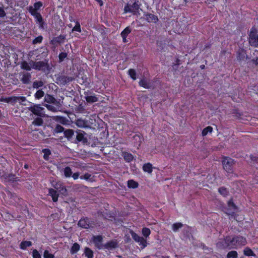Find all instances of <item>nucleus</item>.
Segmentation results:
<instances>
[{
    "instance_id": "1",
    "label": "nucleus",
    "mask_w": 258,
    "mask_h": 258,
    "mask_svg": "<svg viewBox=\"0 0 258 258\" xmlns=\"http://www.w3.org/2000/svg\"><path fill=\"white\" fill-rule=\"evenodd\" d=\"M226 247L230 249H237L247 243L246 238L241 235L226 236L224 238Z\"/></svg>"
},
{
    "instance_id": "2",
    "label": "nucleus",
    "mask_w": 258,
    "mask_h": 258,
    "mask_svg": "<svg viewBox=\"0 0 258 258\" xmlns=\"http://www.w3.org/2000/svg\"><path fill=\"white\" fill-rule=\"evenodd\" d=\"M30 65L31 66L32 69L41 71L43 72H46L49 70V66L48 63L45 61H34L30 60Z\"/></svg>"
},
{
    "instance_id": "3",
    "label": "nucleus",
    "mask_w": 258,
    "mask_h": 258,
    "mask_svg": "<svg viewBox=\"0 0 258 258\" xmlns=\"http://www.w3.org/2000/svg\"><path fill=\"white\" fill-rule=\"evenodd\" d=\"M257 29L255 26L252 27L248 34V41L250 46L257 47L258 46Z\"/></svg>"
},
{
    "instance_id": "4",
    "label": "nucleus",
    "mask_w": 258,
    "mask_h": 258,
    "mask_svg": "<svg viewBox=\"0 0 258 258\" xmlns=\"http://www.w3.org/2000/svg\"><path fill=\"white\" fill-rule=\"evenodd\" d=\"M28 110L33 114L37 116L43 117L44 115V108L41 106L40 104H33L28 107Z\"/></svg>"
},
{
    "instance_id": "5",
    "label": "nucleus",
    "mask_w": 258,
    "mask_h": 258,
    "mask_svg": "<svg viewBox=\"0 0 258 258\" xmlns=\"http://www.w3.org/2000/svg\"><path fill=\"white\" fill-rule=\"evenodd\" d=\"M140 6L136 2L134 3L133 5L127 4L124 6V13H132L134 15H137Z\"/></svg>"
},
{
    "instance_id": "6",
    "label": "nucleus",
    "mask_w": 258,
    "mask_h": 258,
    "mask_svg": "<svg viewBox=\"0 0 258 258\" xmlns=\"http://www.w3.org/2000/svg\"><path fill=\"white\" fill-rule=\"evenodd\" d=\"M234 160L229 157H224L222 160L223 169L228 173L232 171Z\"/></svg>"
},
{
    "instance_id": "7",
    "label": "nucleus",
    "mask_w": 258,
    "mask_h": 258,
    "mask_svg": "<svg viewBox=\"0 0 258 258\" xmlns=\"http://www.w3.org/2000/svg\"><path fill=\"white\" fill-rule=\"evenodd\" d=\"M30 14L34 18L35 22L39 24V28L43 29L45 23L43 19L41 13L39 12H29Z\"/></svg>"
},
{
    "instance_id": "8",
    "label": "nucleus",
    "mask_w": 258,
    "mask_h": 258,
    "mask_svg": "<svg viewBox=\"0 0 258 258\" xmlns=\"http://www.w3.org/2000/svg\"><path fill=\"white\" fill-rule=\"evenodd\" d=\"M74 80V78L73 77L65 75H59L56 78V80L62 85H67Z\"/></svg>"
},
{
    "instance_id": "9",
    "label": "nucleus",
    "mask_w": 258,
    "mask_h": 258,
    "mask_svg": "<svg viewBox=\"0 0 258 258\" xmlns=\"http://www.w3.org/2000/svg\"><path fill=\"white\" fill-rule=\"evenodd\" d=\"M92 240L95 247L99 249L102 248L103 236L101 235L93 236Z\"/></svg>"
},
{
    "instance_id": "10",
    "label": "nucleus",
    "mask_w": 258,
    "mask_h": 258,
    "mask_svg": "<svg viewBox=\"0 0 258 258\" xmlns=\"http://www.w3.org/2000/svg\"><path fill=\"white\" fill-rule=\"evenodd\" d=\"M90 220L87 217H83L79 221L78 225L79 227L84 229L90 228Z\"/></svg>"
},
{
    "instance_id": "11",
    "label": "nucleus",
    "mask_w": 258,
    "mask_h": 258,
    "mask_svg": "<svg viewBox=\"0 0 258 258\" xmlns=\"http://www.w3.org/2000/svg\"><path fill=\"white\" fill-rule=\"evenodd\" d=\"M144 17L148 23H156L159 21L157 16L149 13L144 14Z\"/></svg>"
},
{
    "instance_id": "12",
    "label": "nucleus",
    "mask_w": 258,
    "mask_h": 258,
    "mask_svg": "<svg viewBox=\"0 0 258 258\" xmlns=\"http://www.w3.org/2000/svg\"><path fill=\"white\" fill-rule=\"evenodd\" d=\"M131 32L132 29L129 26L126 27L121 31L120 36L122 37V39H123V42L124 43H127L128 42V40L127 38L128 34H131Z\"/></svg>"
},
{
    "instance_id": "13",
    "label": "nucleus",
    "mask_w": 258,
    "mask_h": 258,
    "mask_svg": "<svg viewBox=\"0 0 258 258\" xmlns=\"http://www.w3.org/2000/svg\"><path fill=\"white\" fill-rule=\"evenodd\" d=\"M31 80V75L29 72H24L22 74L20 79L21 81L23 84L28 85L30 84Z\"/></svg>"
},
{
    "instance_id": "14",
    "label": "nucleus",
    "mask_w": 258,
    "mask_h": 258,
    "mask_svg": "<svg viewBox=\"0 0 258 258\" xmlns=\"http://www.w3.org/2000/svg\"><path fill=\"white\" fill-rule=\"evenodd\" d=\"M65 40V36L62 34H60L58 36L53 37L50 41V43L53 45H56L57 44L63 43Z\"/></svg>"
},
{
    "instance_id": "15",
    "label": "nucleus",
    "mask_w": 258,
    "mask_h": 258,
    "mask_svg": "<svg viewBox=\"0 0 258 258\" xmlns=\"http://www.w3.org/2000/svg\"><path fill=\"white\" fill-rule=\"evenodd\" d=\"M85 133L83 131L79 130L77 132L76 140L78 142H83L85 143L87 142V139L84 137Z\"/></svg>"
},
{
    "instance_id": "16",
    "label": "nucleus",
    "mask_w": 258,
    "mask_h": 258,
    "mask_svg": "<svg viewBox=\"0 0 258 258\" xmlns=\"http://www.w3.org/2000/svg\"><path fill=\"white\" fill-rule=\"evenodd\" d=\"M92 93H89L85 96V99L87 103H92L99 101L98 98L95 95H91Z\"/></svg>"
},
{
    "instance_id": "17",
    "label": "nucleus",
    "mask_w": 258,
    "mask_h": 258,
    "mask_svg": "<svg viewBox=\"0 0 258 258\" xmlns=\"http://www.w3.org/2000/svg\"><path fill=\"white\" fill-rule=\"evenodd\" d=\"M43 7V3L41 2H37L35 3L33 6H29V12H38Z\"/></svg>"
},
{
    "instance_id": "18",
    "label": "nucleus",
    "mask_w": 258,
    "mask_h": 258,
    "mask_svg": "<svg viewBox=\"0 0 258 258\" xmlns=\"http://www.w3.org/2000/svg\"><path fill=\"white\" fill-rule=\"evenodd\" d=\"M139 85L140 87L146 89H149L152 87L150 83L146 78L141 79L139 82Z\"/></svg>"
},
{
    "instance_id": "19",
    "label": "nucleus",
    "mask_w": 258,
    "mask_h": 258,
    "mask_svg": "<svg viewBox=\"0 0 258 258\" xmlns=\"http://www.w3.org/2000/svg\"><path fill=\"white\" fill-rule=\"evenodd\" d=\"M48 195L51 197L53 202L55 203L57 201L59 195L56 190L52 188H49Z\"/></svg>"
},
{
    "instance_id": "20",
    "label": "nucleus",
    "mask_w": 258,
    "mask_h": 258,
    "mask_svg": "<svg viewBox=\"0 0 258 258\" xmlns=\"http://www.w3.org/2000/svg\"><path fill=\"white\" fill-rule=\"evenodd\" d=\"M122 156H123V158H124V160L126 162H131L134 159L133 155L126 151L122 152Z\"/></svg>"
},
{
    "instance_id": "21",
    "label": "nucleus",
    "mask_w": 258,
    "mask_h": 258,
    "mask_svg": "<svg viewBox=\"0 0 258 258\" xmlns=\"http://www.w3.org/2000/svg\"><path fill=\"white\" fill-rule=\"evenodd\" d=\"M142 137L138 134L135 135L133 137V142L134 146L139 148L142 143Z\"/></svg>"
},
{
    "instance_id": "22",
    "label": "nucleus",
    "mask_w": 258,
    "mask_h": 258,
    "mask_svg": "<svg viewBox=\"0 0 258 258\" xmlns=\"http://www.w3.org/2000/svg\"><path fill=\"white\" fill-rule=\"evenodd\" d=\"M104 247L105 249H114L117 247V242L115 240H110L106 242Z\"/></svg>"
},
{
    "instance_id": "23",
    "label": "nucleus",
    "mask_w": 258,
    "mask_h": 258,
    "mask_svg": "<svg viewBox=\"0 0 258 258\" xmlns=\"http://www.w3.org/2000/svg\"><path fill=\"white\" fill-rule=\"evenodd\" d=\"M246 53L244 49H239L236 52V58L239 61L244 60L245 57Z\"/></svg>"
},
{
    "instance_id": "24",
    "label": "nucleus",
    "mask_w": 258,
    "mask_h": 258,
    "mask_svg": "<svg viewBox=\"0 0 258 258\" xmlns=\"http://www.w3.org/2000/svg\"><path fill=\"white\" fill-rule=\"evenodd\" d=\"M143 170L148 173H152L153 172V165L150 163H147L143 165Z\"/></svg>"
},
{
    "instance_id": "25",
    "label": "nucleus",
    "mask_w": 258,
    "mask_h": 258,
    "mask_svg": "<svg viewBox=\"0 0 258 258\" xmlns=\"http://www.w3.org/2000/svg\"><path fill=\"white\" fill-rule=\"evenodd\" d=\"M54 187L62 194H65L67 192L66 187L61 183L55 184V185H54Z\"/></svg>"
},
{
    "instance_id": "26",
    "label": "nucleus",
    "mask_w": 258,
    "mask_h": 258,
    "mask_svg": "<svg viewBox=\"0 0 258 258\" xmlns=\"http://www.w3.org/2000/svg\"><path fill=\"white\" fill-rule=\"evenodd\" d=\"M21 69L26 71H29L32 68L31 66L30 65V61L29 62L26 61H22L20 63Z\"/></svg>"
},
{
    "instance_id": "27",
    "label": "nucleus",
    "mask_w": 258,
    "mask_h": 258,
    "mask_svg": "<svg viewBox=\"0 0 258 258\" xmlns=\"http://www.w3.org/2000/svg\"><path fill=\"white\" fill-rule=\"evenodd\" d=\"M76 124L80 127H88V122L86 120L83 119H78L76 120Z\"/></svg>"
},
{
    "instance_id": "28",
    "label": "nucleus",
    "mask_w": 258,
    "mask_h": 258,
    "mask_svg": "<svg viewBox=\"0 0 258 258\" xmlns=\"http://www.w3.org/2000/svg\"><path fill=\"white\" fill-rule=\"evenodd\" d=\"M32 242L28 240H23L20 245V247L22 250H26L28 247L32 245Z\"/></svg>"
},
{
    "instance_id": "29",
    "label": "nucleus",
    "mask_w": 258,
    "mask_h": 258,
    "mask_svg": "<svg viewBox=\"0 0 258 258\" xmlns=\"http://www.w3.org/2000/svg\"><path fill=\"white\" fill-rule=\"evenodd\" d=\"M74 134V131L72 129H67L63 131V136H64L65 138H67L68 140L71 139Z\"/></svg>"
},
{
    "instance_id": "30",
    "label": "nucleus",
    "mask_w": 258,
    "mask_h": 258,
    "mask_svg": "<svg viewBox=\"0 0 258 258\" xmlns=\"http://www.w3.org/2000/svg\"><path fill=\"white\" fill-rule=\"evenodd\" d=\"M84 254L86 257L93 258V252L88 247H85L84 248Z\"/></svg>"
},
{
    "instance_id": "31",
    "label": "nucleus",
    "mask_w": 258,
    "mask_h": 258,
    "mask_svg": "<svg viewBox=\"0 0 258 258\" xmlns=\"http://www.w3.org/2000/svg\"><path fill=\"white\" fill-rule=\"evenodd\" d=\"M127 186L130 188H136L139 186V183L134 179H130L127 181Z\"/></svg>"
},
{
    "instance_id": "32",
    "label": "nucleus",
    "mask_w": 258,
    "mask_h": 258,
    "mask_svg": "<svg viewBox=\"0 0 258 258\" xmlns=\"http://www.w3.org/2000/svg\"><path fill=\"white\" fill-rule=\"evenodd\" d=\"M44 122V121L43 119L41 118V117H37L36 118H35L32 122V124L34 125L35 126H41Z\"/></svg>"
},
{
    "instance_id": "33",
    "label": "nucleus",
    "mask_w": 258,
    "mask_h": 258,
    "mask_svg": "<svg viewBox=\"0 0 258 258\" xmlns=\"http://www.w3.org/2000/svg\"><path fill=\"white\" fill-rule=\"evenodd\" d=\"M244 255L246 256H255V254L251 248L246 247L243 250Z\"/></svg>"
},
{
    "instance_id": "34",
    "label": "nucleus",
    "mask_w": 258,
    "mask_h": 258,
    "mask_svg": "<svg viewBox=\"0 0 258 258\" xmlns=\"http://www.w3.org/2000/svg\"><path fill=\"white\" fill-rule=\"evenodd\" d=\"M80 246L79 244H78L77 242H75L73 244V245L71 248V253L72 254H74L76 253L80 250Z\"/></svg>"
},
{
    "instance_id": "35",
    "label": "nucleus",
    "mask_w": 258,
    "mask_h": 258,
    "mask_svg": "<svg viewBox=\"0 0 258 258\" xmlns=\"http://www.w3.org/2000/svg\"><path fill=\"white\" fill-rule=\"evenodd\" d=\"M183 226L182 223L180 222H176L172 224V229L173 232H177L179 229H180L181 227Z\"/></svg>"
},
{
    "instance_id": "36",
    "label": "nucleus",
    "mask_w": 258,
    "mask_h": 258,
    "mask_svg": "<svg viewBox=\"0 0 258 258\" xmlns=\"http://www.w3.org/2000/svg\"><path fill=\"white\" fill-rule=\"evenodd\" d=\"M213 131V128L211 126H207L205 127L202 132V135L203 136H206L208 133H211Z\"/></svg>"
},
{
    "instance_id": "37",
    "label": "nucleus",
    "mask_w": 258,
    "mask_h": 258,
    "mask_svg": "<svg viewBox=\"0 0 258 258\" xmlns=\"http://www.w3.org/2000/svg\"><path fill=\"white\" fill-rule=\"evenodd\" d=\"M55 120L57 122L60 123L62 124H67L68 120L65 117L62 116H56Z\"/></svg>"
},
{
    "instance_id": "38",
    "label": "nucleus",
    "mask_w": 258,
    "mask_h": 258,
    "mask_svg": "<svg viewBox=\"0 0 258 258\" xmlns=\"http://www.w3.org/2000/svg\"><path fill=\"white\" fill-rule=\"evenodd\" d=\"M218 191L222 196L224 197H227L229 194V191H228L227 189L224 186L219 187L218 189Z\"/></svg>"
},
{
    "instance_id": "39",
    "label": "nucleus",
    "mask_w": 258,
    "mask_h": 258,
    "mask_svg": "<svg viewBox=\"0 0 258 258\" xmlns=\"http://www.w3.org/2000/svg\"><path fill=\"white\" fill-rule=\"evenodd\" d=\"M18 177L14 174L9 173L8 174V176H7V179H6V181L8 182H14L18 181Z\"/></svg>"
},
{
    "instance_id": "40",
    "label": "nucleus",
    "mask_w": 258,
    "mask_h": 258,
    "mask_svg": "<svg viewBox=\"0 0 258 258\" xmlns=\"http://www.w3.org/2000/svg\"><path fill=\"white\" fill-rule=\"evenodd\" d=\"M128 75L133 80L137 79V73L135 69H130L128 71Z\"/></svg>"
},
{
    "instance_id": "41",
    "label": "nucleus",
    "mask_w": 258,
    "mask_h": 258,
    "mask_svg": "<svg viewBox=\"0 0 258 258\" xmlns=\"http://www.w3.org/2000/svg\"><path fill=\"white\" fill-rule=\"evenodd\" d=\"M42 152L44 153L43 158L45 160H48L49 155L51 154V151L48 148L42 149Z\"/></svg>"
},
{
    "instance_id": "42",
    "label": "nucleus",
    "mask_w": 258,
    "mask_h": 258,
    "mask_svg": "<svg viewBox=\"0 0 258 258\" xmlns=\"http://www.w3.org/2000/svg\"><path fill=\"white\" fill-rule=\"evenodd\" d=\"M44 85V83L41 81H35L33 82L32 84V87L34 89H39V88H41L43 87Z\"/></svg>"
},
{
    "instance_id": "43",
    "label": "nucleus",
    "mask_w": 258,
    "mask_h": 258,
    "mask_svg": "<svg viewBox=\"0 0 258 258\" xmlns=\"http://www.w3.org/2000/svg\"><path fill=\"white\" fill-rule=\"evenodd\" d=\"M63 173H64V176L67 178H69L72 175V170L70 167H66L64 170H63Z\"/></svg>"
},
{
    "instance_id": "44",
    "label": "nucleus",
    "mask_w": 258,
    "mask_h": 258,
    "mask_svg": "<svg viewBox=\"0 0 258 258\" xmlns=\"http://www.w3.org/2000/svg\"><path fill=\"white\" fill-rule=\"evenodd\" d=\"M64 131V127L59 124H57L53 129L54 133H60Z\"/></svg>"
},
{
    "instance_id": "45",
    "label": "nucleus",
    "mask_w": 258,
    "mask_h": 258,
    "mask_svg": "<svg viewBox=\"0 0 258 258\" xmlns=\"http://www.w3.org/2000/svg\"><path fill=\"white\" fill-rule=\"evenodd\" d=\"M14 96L8 97H4L2 96L0 97V102H4L6 103H10V102H14Z\"/></svg>"
},
{
    "instance_id": "46",
    "label": "nucleus",
    "mask_w": 258,
    "mask_h": 258,
    "mask_svg": "<svg viewBox=\"0 0 258 258\" xmlns=\"http://www.w3.org/2000/svg\"><path fill=\"white\" fill-rule=\"evenodd\" d=\"M137 242L142 249L147 246V240L143 237H141Z\"/></svg>"
},
{
    "instance_id": "47",
    "label": "nucleus",
    "mask_w": 258,
    "mask_h": 258,
    "mask_svg": "<svg viewBox=\"0 0 258 258\" xmlns=\"http://www.w3.org/2000/svg\"><path fill=\"white\" fill-rule=\"evenodd\" d=\"M238 257V254H237V252L235 250H232L228 252L226 255L227 258H237Z\"/></svg>"
},
{
    "instance_id": "48",
    "label": "nucleus",
    "mask_w": 258,
    "mask_h": 258,
    "mask_svg": "<svg viewBox=\"0 0 258 258\" xmlns=\"http://www.w3.org/2000/svg\"><path fill=\"white\" fill-rule=\"evenodd\" d=\"M44 92L42 90H37L36 92L34 94V97L36 99H40L44 95Z\"/></svg>"
},
{
    "instance_id": "49",
    "label": "nucleus",
    "mask_w": 258,
    "mask_h": 258,
    "mask_svg": "<svg viewBox=\"0 0 258 258\" xmlns=\"http://www.w3.org/2000/svg\"><path fill=\"white\" fill-rule=\"evenodd\" d=\"M43 39L42 35H39L36 38L33 39L32 40V44H36L38 43H41Z\"/></svg>"
},
{
    "instance_id": "50",
    "label": "nucleus",
    "mask_w": 258,
    "mask_h": 258,
    "mask_svg": "<svg viewBox=\"0 0 258 258\" xmlns=\"http://www.w3.org/2000/svg\"><path fill=\"white\" fill-rule=\"evenodd\" d=\"M130 233L132 236V238H133V239L136 241V242H138L140 239L141 238V237L142 236H140L139 235H138L137 233L134 232L133 231L131 230L130 231Z\"/></svg>"
},
{
    "instance_id": "51",
    "label": "nucleus",
    "mask_w": 258,
    "mask_h": 258,
    "mask_svg": "<svg viewBox=\"0 0 258 258\" xmlns=\"http://www.w3.org/2000/svg\"><path fill=\"white\" fill-rule=\"evenodd\" d=\"M73 32H81V28L80 23L78 21L76 22V25L72 29Z\"/></svg>"
},
{
    "instance_id": "52",
    "label": "nucleus",
    "mask_w": 258,
    "mask_h": 258,
    "mask_svg": "<svg viewBox=\"0 0 258 258\" xmlns=\"http://www.w3.org/2000/svg\"><path fill=\"white\" fill-rule=\"evenodd\" d=\"M150 233H151V231L149 228H148L147 227H144L142 228V234L145 237H148L149 236V235L150 234Z\"/></svg>"
},
{
    "instance_id": "53",
    "label": "nucleus",
    "mask_w": 258,
    "mask_h": 258,
    "mask_svg": "<svg viewBox=\"0 0 258 258\" xmlns=\"http://www.w3.org/2000/svg\"><path fill=\"white\" fill-rule=\"evenodd\" d=\"M67 57V54L66 52H61L58 54V59L59 62H62Z\"/></svg>"
},
{
    "instance_id": "54",
    "label": "nucleus",
    "mask_w": 258,
    "mask_h": 258,
    "mask_svg": "<svg viewBox=\"0 0 258 258\" xmlns=\"http://www.w3.org/2000/svg\"><path fill=\"white\" fill-rule=\"evenodd\" d=\"M32 257L33 258H42L41 255L37 249H34L32 251Z\"/></svg>"
},
{
    "instance_id": "55",
    "label": "nucleus",
    "mask_w": 258,
    "mask_h": 258,
    "mask_svg": "<svg viewBox=\"0 0 258 258\" xmlns=\"http://www.w3.org/2000/svg\"><path fill=\"white\" fill-rule=\"evenodd\" d=\"M44 258H54V256L53 254L49 253V251L45 250L43 254Z\"/></svg>"
},
{
    "instance_id": "56",
    "label": "nucleus",
    "mask_w": 258,
    "mask_h": 258,
    "mask_svg": "<svg viewBox=\"0 0 258 258\" xmlns=\"http://www.w3.org/2000/svg\"><path fill=\"white\" fill-rule=\"evenodd\" d=\"M14 102H16L17 100H19L21 102H24L26 100V98L25 96H14Z\"/></svg>"
},
{
    "instance_id": "57",
    "label": "nucleus",
    "mask_w": 258,
    "mask_h": 258,
    "mask_svg": "<svg viewBox=\"0 0 258 258\" xmlns=\"http://www.w3.org/2000/svg\"><path fill=\"white\" fill-rule=\"evenodd\" d=\"M227 205L229 207H231L234 210H236L237 209V207L233 203L232 199H230L228 201Z\"/></svg>"
},
{
    "instance_id": "58",
    "label": "nucleus",
    "mask_w": 258,
    "mask_h": 258,
    "mask_svg": "<svg viewBox=\"0 0 258 258\" xmlns=\"http://www.w3.org/2000/svg\"><path fill=\"white\" fill-rule=\"evenodd\" d=\"M91 174L86 173L83 175L80 176V179H85V180H88L90 179V177H91Z\"/></svg>"
},
{
    "instance_id": "59",
    "label": "nucleus",
    "mask_w": 258,
    "mask_h": 258,
    "mask_svg": "<svg viewBox=\"0 0 258 258\" xmlns=\"http://www.w3.org/2000/svg\"><path fill=\"white\" fill-rule=\"evenodd\" d=\"M6 12L3 7H0V18H3L6 16Z\"/></svg>"
},
{
    "instance_id": "60",
    "label": "nucleus",
    "mask_w": 258,
    "mask_h": 258,
    "mask_svg": "<svg viewBox=\"0 0 258 258\" xmlns=\"http://www.w3.org/2000/svg\"><path fill=\"white\" fill-rule=\"evenodd\" d=\"M229 219H235L237 217V215L235 212H232L231 213L229 214Z\"/></svg>"
},
{
    "instance_id": "61",
    "label": "nucleus",
    "mask_w": 258,
    "mask_h": 258,
    "mask_svg": "<svg viewBox=\"0 0 258 258\" xmlns=\"http://www.w3.org/2000/svg\"><path fill=\"white\" fill-rule=\"evenodd\" d=\"M181 64V60L178 58H176L175 62H173V66H178Z\"/></svg>"
},
{
    "instance_id": "62",
    "label": "nucleus",
    "mask_w": 258,
    "mask_h": 258,
    "mask_svg": "<svg viewBox=\"0 0 258 258\" xmlns=\"http://www.w3.org/2000/svg\"><path fill=\"white\" fill-rule=\"evenodd\" d=\"M8 174H10V173L4 172L3 174L0 173V176L6 180L7 179H8Z\"/></svg>"
},
{
    "instance_id": "63",
    "label": "nucleus",
    "mask_w": 258,
    "mask_h": 258,
    "mask_svg": "<svg viewBox=\"0 0 258 258\" xmlns=\"http://www.w3.org/2000/svg\"><path fill=\"white\" fill-rule=\"evenodd\" d=\"M80 174L79 172H76L72 174V176L73 177V179H78L79 177Z\"/></svg>"
},
{
    "instance_id": "64",
    "label": "nucleus",
    "mask_w": 258,
    "mask_h": 258,
    "mask_svg": "<svg viewBox=\"0 0 258 258\" xmlns=\"http://www.w3.org/2000/svg\"><path fill=\"white\" fill-rule=\"evenodd\" d=\"M253 63H254L255 65H258V57H255L252 60Z\"/></svg>"
}]
</instances>
